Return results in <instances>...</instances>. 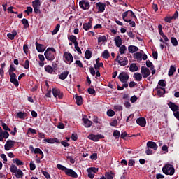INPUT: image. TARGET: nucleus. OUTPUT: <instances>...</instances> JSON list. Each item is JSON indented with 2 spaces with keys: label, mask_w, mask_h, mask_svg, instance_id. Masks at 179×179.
Masks as SVG:
<instances>
[{
  "label": "nucleus",
  "mask_w": 179,
  "mask_h": 179,
  "mask_svg": "<svg viewBox=\"0 0 179 179\" xmlns=\"http://www.w3.org/2000/svg\"><path fill=\"white\" fill-rule=\"evenodd\" d=\"M16 36H17V32L15 30H13L12 34L9 33L7 34V37L8 38H10V40H15Z\"/></svg>",
  "instance_id": "obj_25"
},
{
  "label": "nucleus",
  "mask_w": 179,
  "mask_h": 179,
  "mask_svg": "<svg viewBox=\"0 0 179 179\" xmlns=\"http://www.w3.org/2000/svg\"><path fill=\"white\" fill-rule=\"evenodd\" d=\"M119 48V52L120 54H125V51H127V46H125V45H121Z\"/></svg>",
  "instance_id": "obj_35"
},
{
  "label": "nucleus",
  "mask_w": 179,
  "mask_h": 179,
  "mask_svg": "<svg viewBox=\"0 0 179 179\" xmlns=\"http://www.w3.org/2000/svg\"><path fill=\"white\" fill-rule=\"evenodd\" d=\"M30 170H36V164H34V162L31 161L29 164Z\"/></svg>",
  "instance_id": "obj_53"
},
{
  "label": "nucleus",
  "mask_w": 179,
  "mask_h": 179,
  "mask_svg": "<svg viewBox=\"0 0 179 179\" xmlns=\"http://www.w3.org/2000/svg\"><path fill=\"white\" fill-rule=\"evenodd\" d=\"M115 175H114V173H113V172H106L105 173V177L107 179H113L114 178Z\"/></svg>",
  "instance_id": "obj_33"
},
{
  "label": "nucleus",
  "mask_w": 179,
  "mask_h": 179,
  "mask_svg": "<svg viewBox=\"0 0 179 179\" xmlns=\"http://www.w3.org/2000/svg\"><path fill=\"white\" fill-rule=\"evenodd\" d=\"M10 170L11 173H16L17 171H18L19 169H17V166H16L15 165H12L10 167Z\"/></svg>",
  "instance_id": "obj_49"
},
{
  "label": "nucleus",
  "mask_w": 179,
  "mask_h": 179,
  "mask_svg": "<svg viewBox=\"0 0 179 179\" xmlns=\"http://www.w3.org/2000/svg\"><path fill=\"white\" fill-rule=\"evenodd\" d=\"M42 173L45 177V178H47V179L51 178V177L50 176V173H48V172L43 171Z\"/></svg>",
  "instance_id": "obj_58"
},
{
  "label": "nucleus",
  "mask_w": 179,
  "mask_h": 179,
  "mask_svg": "<svg viewBox=\"0 0 179 179\" xmlns=\"http://www.w3.org/2000/svg\"><path fill=\"white\" fill-rule=\"evenodd\" d=\"M15 176L16 178H22L23 177V171L20 169H18L17 172H15Z\"/></svg>",
  "instance_id": "obj_29"
},
{
  "label": "nucleus",
  "mask_w": 179,
  "mask_h": 179,
  "mask_svg": "<svg viewBox=\"0 0 179 179\" xmlns=\"http://www.w3.org/2000/svg\"><path fill=\"white\" fill-rule=\"evenodd\" d=\"M75 50L78 52V54H82V50H80V48L79 45H78V43H76L75 45Z\"/></svg>",
  "instance_id": "obj_57"
},
{
  "label": "nucleus",
  "mask_w": 179,
  "mask_h": 179,
  "mask_svg": "<svg viewBox=\"0 0 179 179\" xmlns=\"http://www.w3.org/2000/svg\"><path fill=\"white\" fill-rule=\"evenodd\" d=\"M160 89H162V90H157V94L158 96H163V94H164V93H166V89H164L163 87H160Z\"/></svg>",
  "instance_id": "obj_44"
},
{
  "label": "nucleus",
  "mask_w": 179,
  "mask_h": 179,
  "mask_svg": "<svg viewBox=\"0 0 179 179\" xmlns=\"http://www.w3.org/2000/svg\"><path fill=\"white\" fill-rule=\"evenodd\" d=\"M3 139H8L9 138V133L8 131H2Z\"/></svg>",
  "instance_id": "obj_55"
},
{
  "label": "nucleus",
  "mask_w": 179,
  "mask_h": 179,
  "mask_svg": "<svg viewBox=\"0 0 179 179\" xmlns=\"http://www.w3.org/2000/svg\"><path fill=\"white\" fill-rule=\"evenodd\" d=\"M16 71V69L13 66V64L10 65V69L8 70V73L10 76V82L11 83H13L14 85H15L16 87L19 86V81L17 79H16V73H13Z\"/></svg>",
  "instance_id": "obj_1"
},
{
  "label": "nucleus",
  "mask_w": 179,
  "mask_h": 179,
  "mask_svg": "<svg viewBox=\"0 0 179 179\" xmlns=\"http://www.w3.org/2000/svg\"><path fill=\"white\" fill-rule=\"evenodd\" d=\"M146 66H148V68H155V66H153V63H152V62L149 60L146 61Z\"/></svg>",
  "instance_id": "obj_56"
},
{
  "label": "nucleus",
  "mask_w": 179,
  "mask_h": 179,
  "mask_svg": "<svg viewBox=\"0 0 179 179\" xmlns=\"http://www.w3.org/2000/svg\"><path fill=\"white\" fill-rule=\"evenodd\" d=\"M59 27H61V25L59 24H57L52 32V36H54L55 34H57V33L59 31Z\"/></svg>",
  "instance_id": "obj_43"
},
{
  "label": "nucleus",
  "mask_w": 179,
  "mask_h": 179,
  "mask_svg": "<svg viewBox=\"0 0 179 179\" xmlns=\"http://www.w3.org/2000/svg\"><path fill=\"white\" fill-rule=\"evenodd\" d=\"M24 68L25 69H29V68H30V65L29 64V61L27 59L24 62Z\"/></svg>",
  "instance_id": "obj_61"
},
{
  "label": "nucleus",
  "mask_w": 179,
  "mask_h": 179,
  "mask_svg": "<svg viewBox=\"0 0 179 179\" xmlns=\"http://www.w3.org/2000/svg\"><path fill=\"white\" fill-rule=\"evenodd\" d=\"M25 13H27V15H30V13H33V8L29 6L27 7V10H25Z\"/></svg>",
  "instance_id": "obj_52"
},
{
  "label": "nucleus",
  "mask_w": 179,
  "mask_h": 179,
  "mask_svg": "<svg viewBox=\"0 0 179 179\" xmlns=\"http://www.w3.org/2000/svg\"><path fill=\"white\" fill-rule=\"evenodd\" d=\"M76 103L77 106H82V103H83L82 96H76Z\"/></svg>",
  "instance_id": "obj_28"
},
{
  "label": "nucleus",
  "mask_w": 179,
  "mask_h": 179,
  "mask_svg": "<svg viewBox=\"0 0 179 179\" xmlns=\"http://www.w3.org/2000/svg\"><path fill=\"white\" fill-rule=\"evenodd\" d=\"M15 142L12 140H8L4 145L5 150H10L15 146Z\"/></svg>",
  "instance_id": "obj_8"
},
{
  "label": "nucleus",
  "mask_w": 179,
  "mask_h": 179,
  "mask_svg": "<svg viewBox=\"0 0 179 179\" xmlns=\"http://www.w3.org/2000/svg\"><path fill=\"white\" fill-rule=\"evenodd\" d=\"M17 117L20 118V120H24V118L27 117V113L20 111L17 113Z\"/></svg>",
  "instance_id": "obj_23"
},
{
  "label": "nucleus",
  "mask_w": 179,
  "mask_h": 179,
  "mask_svg": "<svg viewBox=\"0 0 179 179\" xmlns=\"http://www.w3.org/2000/svg\"><path fill=\"white\" fill-rule=\"evenodd\" d=\"M117 78L122 83H127L129 80V75L127 72H121Z\"/></svg>",
  "instance_id": "obj_3"
},
{
  "label": "nucleus",
  "mask_w": 179,
  "mask_h": 179,
  "mask_svg": "<svg viewBox=\"0 0 179 179\" xmlns=\"http://www.w3.org/2000/svg\"><path fill=\"white\" fill-rule=\"evenodd\" d=\"M129 71L130 72H136V71H138V66H136V64L132 63L130 65Z\"/></svg>",
  "instance_id": "obj_27"
},
{
  "label": "nucleus",
  "mask_w": 179,
  "mask_h": 179,
  "mask_svg": "<svg viewBox=\"0 0 179 179\" xmlns=\"http://www.w3.org/2000/svg\"><path fill=\"white\" fill-rule=\"evenodd\" d=\"M156 178L157 179H163V178H164V175H163L162 173H157L156 175Z\"/></svg>",
  "instance_id": "obj_64"
},
{
  "label": "nucleus",
  "mask_w": 179,
  "mask_h": 179,
  "mask_svg": "<svg viewBox=\"0 0 179 179\" xmlns=\"http://www.w3.org/2000/svg\"><path fill=\"white\" fill-rule=\"evenodd\" d=\"M69 40L71 41V43H73V44H78V41H76V36L75 35H71L69 36Z\"/></svg>",
  "instance_id": "obj_40"
},
{
  "label": "nucleus",
  "mask_w": 179,
  "mask_h": 179,
  "mask_svg": "<svg viewBox=\"0 0 179 179\" xmlns=\"http://www.w3.org/2000/svg\"><path fill=\"white\" fill-rule=\"evenodd\" d=\"M34 153L38 154V155H41V159L44 157V153H43V151L40 148H36L34 151Z\"/></svg>",
  "instance_id": "obj_39"
},
{
  "label": "nucleus",
  "mask_w": 179,
  "mask_h": 179,
  "mask_svg": "<svg viewBox=\"0 0 179 179\" xmlns=\"http://www.w3.org/2000/svg\"><path fill=\"white\" fill-rule=\"evenodd\" d=\"M63 57L65 59L66 63L72 64V62H73V57L69 52H65Z\"/></svg>",
  "instance_id": "obj_6"
},
{
  "label": "nucleus",
  "mask_w": 179,
  "mask_h": 179,
  "mask_svg": "<svg viewBox=\"0 0 179 179\" xmlns=\"http://www.w3.org/2000/svg\"><path fill=\"white\" fill-rule=\"evenodd\" d=\"M52 93L54 97H59V99H62V97H64V94L61 92V90L58 88H53Z\"/></svg>",
  "instance_id": "obj_10"
},
{
  "label": "nucleus",
  "mask_w": 179,
  "mask_h": 179,
  "mask_svg": "<svg viewBox=\"0 0 179 179\" xmlns=\"http://www.w3.org/2000/svg\"><path fill=\"white\" fill-rule=\"evenodd\" d=\"M134 58L137 59L138 61H142V53L141 52H136L134 55Z\"/></svg>",
  "instance_id": "obj_30"
},
{
  "label": "nucleus",
  "mask_w": 179,
  "mask_h": 179,
  "mask_svg": "<svg viewBox=\"0 0 179 179\" xmlns=\"http://www.w3.org/2000/svg\"><path fill=\"white\" fill-rule=\"evenodd\" d=\"M99 171V169H96V168H95V167H94V168H89L88 169H87V172L88 173H97Z\"/></svg>",
  "instance_id": "obj_46"
},
{
  "label": "nucleus",
  "mask_w": 179,
  "mask_h": 179,
  "mask_svg": "<svg viewBox=\"0 0 179 179\" xmlns=\"http://www.w3.org/2000/svg\"><path fill=\"white\" fill-rule=\"evenodd\" d=\"M68 75H69V71H64L59 75V79H61L62 80H65V79L68 78Z\"/></svg>",
  "instance_id": "obj_22"
},
{
  "label": "nucleus",
  "mask_w": 179,
  "mask_h": 179,
  "mask_svg": "<svg viewBox=\"0 0 179 179\" xmlns=\"http://www.w3.org/2000/svg\"><path fill=\"white\" fill-rule=\"evenodd\" d=\"M141 73L143 78H148V76H149V75H150V70H149V69H148V67L142 66Z\"/></svg>",
  "instance_id": "obj_11"
},
{
  "label": "nucleus",
  "mask_w": 179,
  "mask_h": 179,
  "mask_svg": "<svg viewBox=\"0 0 179 179\" xmlns=\"http://www.w3.org/2000/svg\"><path fill=\"white\" fill-rule=\"evenodd\" d=\"M116 61L118 62V64H120L121 66H125L126 65H128V59L127 57H120V55H117L116 57Z\"/></svg>",
  "instance_id": "obj_5"
},
{
  "label": "nucleus",
  "mask_w": 179,
  "mask_h": 179,
  "mask_svg": "<svg viewBox=\"0 0 179 179\" xmlns=\"http://www.w3.org/2000/svg\"><path fill=\"white\" fill-rule=\"evenodd\" d=\"M57 169H59V170H62L63 171H66L68 169H66V167L64 166L62 164H58L57 165Z\"/></svg>",
  "instance_id": "obj_51"
},
{
  "label": "nucleus",
  "mask_w": 179,
  "mask_h": 179,
  "mask_svg": "<svg viewBox=\"0 0 179 179\" xmlns=\"http://www.w3.org/2000/svg\"><path fill=\"white\" fill-rule=\"evenodd\" d=\"M15 164L17 166H23L24 163L23 162L20 161L19 159H15Z\"/></svg>",
  "instance_id": "obj_59"
},
{
  "label": "nucleus",
  "mask_w": 179,
  "mask_h": 179,
  "mask_svg": "<svg viewBox=\"0 0 179 179\" xmlns=\"http://www.w3.org/2000/svg\"><path fill=\"white\" fill-rule=\"evenodd\" d=\"M98 43H107V37L101 36L98 38Z\"/></svg>",
  "instance_id": "obj_34"
},
{
  "label": "nucleus",
  "mask_w": 179,
  "mask_h": 179,
  "mask_svg": "<svg viewBox=\"0 0 179 179\" xmlns=\"http://www.w3.org/2000/svg\"><path fill=\"white\" fill-rule=\"evenodd\" d=\"M114 41L116 47H121L122 45V39L120 36L115 37Z\"/></svg>",
  "instance_id": "obj_17"
},
{
  "label": "nucleus",
  "mask_w": 179,
  "mask_h": 179,
  "mask_svg": "<svg viewBox=\"0 0 179 179\" xmlns=\"http://www.w3.org/2000/svg\"><path fill=\"white\" fill-rule=\"evenodd\" d=\"M84 30L87 31L90 29H92V20H90L88 23H85L83 24Z\"/></svg>",
  "instance_id": "obj_24"
},
{
  "label": "nucleus",
  "mask_w": 179,
  "mask_h": 179,
  "mask_svg": "<svg viewBox=\"0 0 179 179\" xmlns=\"http://www.w3.org/2000/svg\"><path fill=\"white\" fill-rule=\"evenodd\" d=\"M79 5L80 8H81V9H83V10H86L89 9V8H90V3H89V1H86L85 0H82L81 1H80Z\"/></svg>",
  "instance_id": "obj_9"
},
{
  "label": "nucleus",
  "mask_w": 179,
  "mask_h": 179,
  "mask_svg": "<svg viewBox=\"0 0 179 179\" xmlns=\"http://www.w3.org/2000/svg\"><path fill=\"white\" fill-rule=\"evenodd\" d=\"M138 100V97L136 96H133L131 97L130 101L131 103H135Z\"/></svg>",
  "instance_id": "obj_62"
},
{
  "label": "nucleus",
  "mask_w": 179,
  "mask_h": 179,
  "mask_svg": "<svg viewBox=\"0 0 179 179\" xmlns=\"http://www.w3.org/2000/svg\"><path fill=\"white\" fill-rule=\"evenodd\" d=\"M44 55L48 61H54V58H55L54 53L48 50L45 52Z\"/></svg>",
  "instance_id": "obj_12"
},
{
  "label": "nucleus",
  "mask_w": 179,
  "mask_h": 179,
  "mask_svg": "<svg viewBox=\"0 0 179 179\" xmlns=\"http://www.w3.org/2000/svg\"><path fill=\"white\" fill-rule=\"evenodd\" d=\"M89 94H94L96 93V90L93 88H88Z\"/></svg>",
  "instance_id": "obj_60"
},
{
  "label": "nucleus",
  "mask_w": 179,
  "mask_h": 179,
  "mask_svg": "<svg viewBox=\"0 0 179 179\" xmlns=\"http://www.w3.org/2000/svg\"><path fill=\"white\" fill-rule=\"evenodd\" d=\"M162 173L166 176H173L174 173H176V169H174L173 165L166 164L162 168Z\"/></svg>",
  "instance_id": "obj_2"
},
{
  "label": "nucleus",
  "mask_w": 179,
  "mask_h": 179,
  "mask_svg": "<svg viewBox=\"0 0 179 179\" xmlns=\"http://www.w3.org/2000/svg\"><path fill=\"white\" fill-rule=\"evenodd\" d=\"M107 115H108V117H114L115 115V112L110 109L107 111Z\"/></svg>",
  "instance_id": "obj_48"
},
{
  "label": "nucleus",
  "mask_w": 179,
  "mask_h": 179,
  "mask_svg": "<svg viewBox=\"0 0 179 179\" xmlns=\"http://www.w3.org/2000/svg\"><path fill=\"white\" fill-rule=\"evenodd\" d=\"M85 57L86 59H90L92 58V51L87 50L85 51Z\"/></svg>",
  "instance_id": "obj_37"
},
{
  "label": "nucleus",
  "mask_w": 179,
  "mask_h": 179,
  "mask_svg": "<svg viewBox=\"0 0 179 179\" xmlns=\"http://www.w3.org/2000/svg\"><path fill=\"white\" fill-rule=\"evenodd\" d=\"M128 13H129V10L126 11V12H124V13H122V19H123L124 22H131V20H127V19H125V17H127V16H128Z\"/></svg>",
  "instance_id": "obj_38"
},
{
  "label": "nucleus",
  "mask_w": 179,
  "mask_h": 179,
  "mask_svg": "<svg viewBox=\"0 0 179 179\" xmlns=\"http://www.w3.org/2000/svg\"><path fill=\"white\" fill-rule=\"evenodd\" d=\"M174 72H176V66H171L168 73L169 76H173V75H174Z\"/></svg>",
  "instance_id": "obj_31"
},
{
  "label": "nucleus",
  "mask_w": 179,
  "mask_h": 179,
  "mask_svg": "<svg viewBox=\"0 0 179 179\" xmlns=\"http://www.w3.org/2000/svg\"><path fill=\"white\" fill-rule=\"evenodd\" d=\"M65 173L66 176H69V177H73V178H78V173L75 172V171L72 169H66L65 171Z\"/></svg>",
  "instance_id": "obj_14"
},
{
  "label": "nucleus",
  "mask_w": 179,
  "mask_h": 179,
  "mask_svg": "<svg viewBox=\"0 0 179 179\" xmlns=\"http://www.w3.org/2000/svg\"><path fill=\"white\" fill-rule=\"evenodd\" d=\"M88 139H90L91 141H94V142H98L99 139H104V136L101 134H90L88 136Z\"/></svg>",
  "instance_id": "obj_7"
},
{
  "label": "nucleus",
  "mask_w": 179,
  "mask_h": 179,
  "mask_svg": "<svg viewBox=\"0 0 179 179\" xmlns=\"http://www.w3.org/2000/svg\"><path fill=\"white\" fill-rule=\"evenodd\" d=\"M147 147L150 148V149H154L155 150H157V144L153 141H148L147 143Z\"/></svg>",
  "instance_id": "obj_20"
},
{
  "label": "nucleus",
  "mask_w": 179,
  "mask_h": 179,
  "mask_svg": "<svg viewBox=\"0 0 179 179\" xmlns=\"http://www.w3.org/2000/svg\"><path fill=\"white\" fill-rule=\"evenodd\" d=\"M158 85L159 86H162V87H166V80H160L158 82Z\"/></svg>",
  "instance_id": "obj_47"
},
{
  "label": "nucleus",
  "mask_w": 179,
  "mask_h": 179,
  "mask_svg": "<svg viewBox=\"0 0 179 179\" xmlns=\"http://www.w3.org/2000/svg\"><path fill=\"white\" fill-rule=\"evenodd\" d=\"M120 131L118 130H115L114 132H113V136L114 138H115V139H119L120 138Z\"/></svg>",
  "instance_id": "obj_50"
},
{
  "label": "nucleus",
  "mask_w": 179,
  "mask_h": 179,
  "mask_svg": "<svg viewBox=\"0 0 179 179\" xmlns=\"http://www.w3.org/2000/svg\"><path fill=\"white\" fill-rule=\"evenodd\" d=\"M83 121L84 122V126L85 127V128H90L91 125H92L93 124V122L87 118H83Z\"/></svg>",
  "instance_id": "obj_21"
},
{
  "label": "nucleus",
  "mask_w": 179,
  "mask_h": 179,
  "mask_svg": "<svg viewBox=\"0 0 179 179\" xmlns=\"http://www.w3.org/2000/svg\"><path fill=\"white\" fill-rule=\"evenodd\" d=\"M102 57L103 58H105V59H107L110 58V52L108 50H106L103 53H102Z\"/></svg>",
  "instance_id": "obj_42"
},
{
  "label": "nucleus",
  "mask_w": 179,
  "mask_h": 179,
  "mask_svg": "<svg viewBox=\"0 0 179 179\" xmlns=\"http://www.w3.org/2000/svg\"><path fill=\"white\" fill-rule=\"evenodd\" d=\"M96 6L98 8V12H99L100 13H103V12L106 10V3L99 2L96 3Z\"/></svg>",
  "instance_id": "obj_13"
},
{
  "label": "nucleus",
  "mask_w": 179,
  "mask_h": 179,
  "mask_svg": "<svg viewBox=\"0 0 179 179\" xmlns=\"http://www.w3.org/2000/svg\"><path fill=\"white\" fill-rule=\"evenodd\" d=\"M168 106L169 107V108H171V110L173 112V113H176V111H178L179 110V107L178 106L176 105V103L170 101L169 103H168Z\"/></svg>",
  "instance_id": "obj_16"
},
{
  "label": "nucleus",
  "mask_w": 179,
  "mask_h": 179,
  "mask_svg": "<svg viewBox=\"0 0 179 179\" xmlns=\"http://www.w3.org/2000/svg\"><path fill=\"white\" fill-rule=\"evenodd\" d=\"M32 6L34 8V12L35 13H41L40 10V6H41V3H40V0H34L32 2Z\"/></svg>",
  "instance_id": "obj_4"
},
{
  "label": "nucleus",
  "mask_w": 179,
  "mask_h": 179,
  "mask_svg": "<svg viewBox=\"0 0 179 179\" xmlns=\"http://www.w3.org/2000/svg\"><path fill=\"white\" fill-rule=\"evenodd\" d=\"M43 142H46L47 143H59V140L58 138H45L43 139Z\"/></svg>",
  "instance_id": "obj_19"
},
{
  "label": "nucleus",
  "mask_w": 179,
  "mask_h": 179,
  "mask_svg": "<svg viewBox=\"0 0 179 179\" xmlns=\"http://www.w3.org/2000/svg\"><path fill=\"white\" fill-rule=\"evenodd\" d=\"M134 78H135L136 80L138 82H141V80H142V74L139 73H135Z\"/></svg>",
  "instance_id": "obj_32"
},
{
  "label": "nucleus",
  "mask_w": 179,
  "mask_h": 179,
  "mask_svg": "<svg viewBox=\"0 0 179 179\" xmlns=\"http://www.w3.org/2000/svg\"><path fill=\"white\" fill-rule=\"evenodd\" d=\"M139 48L135 45H129L128 47V51L129 52H131V54H134V52H136Z\"/></svg>",
  "instance_id": "obj_26"
},
{
  "label": "nucleus",
  "mask_w": 179,
  "mask_h": 179,
  "mask_svg": "<svg viewBox=\"0 0 179 179\" xmlns=\"http://www.w3.org/2000/svg\"><path fill=\"white\" fill-rule=\"evenodd\" d=\"M45 71L48 73H52L54 70L52 69V67H51V66L48 65V66H45Z\"/></svg>",
  "instance_id": "obj_41"
},
{
  "label": "nucleus",
  "mask_w": 179,
  "mask_h": 179,
  "mask_svg": "<svg viewBox=\"0 0 179 179\" xmlns=\"http://www.w3.org/2000/svg\"><path fill=\"white\" fill-rule=\"evenodd\" d=\"M22 24H24V29H27V27H29V21L27 19L25 18L22 19Z\"/></svg>",
  "instance_id": "obj_45"
},
{
  "label": "nucleus",
  "mask_w": 179,
  "mask_h": 179,
  "mask_svg": "<svg viewBox=\"0 0 179 179\" xmlns=\"http://www.w3.org/2000/svg\"><path fill=\"white\" fill-rule=\"evenodd\" d=\"M36 45L38 52H44V51H45V47L44 46V45L36 42Z\"/></svg>",
  "instance_id": "obj_18"
},
{
  "label": "nucleus",
  "mask_w": 179,
  "mask_h": 179,
  "mask_svg": "<svg viewBox=\"0 0 179 179\" xmlns=\"http://www.w3.org/2000/svg\"><path fill=\"white\" fill-rule=\"evenodd\" d=\"M136 123L143 128L146 127V119L145 117H139L136 120Z\"/></svg>",
  "instance_id": "obj_15"
},
{
  "label": "nucleus",
  "mask_w": 179,
  "mask_h": 179,
  "mask_svg": "<svg viewBox=\"0 0 179 179\" xmlns=\"http://www.w3.org/2000/svg\"><path fill=\"white\" fill-rule=\"evenodd\" d=\"M115 110H117V111H122V106L120 105H116L114 106Z\"/></svg>",
  "instance_id": "obj_63"
},
{
  "label": "nucleus",
  "mask_w": 179,
  "mask_h": 179,
  "mask_svg": "<svg viewBox=\"0 0 179 179\" xmlns=\"http://www.w3.org/2000/svg\"><path fill=\"white\" fill-rule=\"evenodd\" d=\"M2 127H3V129H4V131H9V132H10V129L9 128V127H8L7 124L2 123Z\"/></svg>",
  "instance_id": "obj_54"
},
{
  "label": "nucleus",
  "mask_w": 179,
  "mask_h": 179,
  "mask_svg": "<svg viewBox=\"0 0 179 179\" xmlns=\"http://www.w3.org/2000/svg\"><path fill=\"white\" fill-rule=\"evenodd\" d=\"M171 43L173 45V47H177L178 45V41H177V38L175 37L171 38Z\"/></svg>",
  "instance_id": "obj_36"
}]
</instances>
